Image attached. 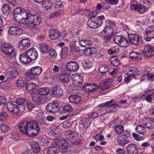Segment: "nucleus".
Here are the masks:
<instances>
[{"label": "nucleus", "instance_id": "obj_4", "mask_svg": "<svg viewBox=\"0 0 154 154\" xmlns=\"http://www.w3.org/2000/svg\"><path fill=\"white\" fill-rule=\"evenodd\" d=\"M128 40L132 45L138 46L142 43V39L141 36L136 34H129L128 35Z\"/></svg>", "mask_w": 154, "mask_h": 154}, {"label": "nucleus", "instance_id": "obj_56", "mask_svg": "<svg viewBox=\"0 0 154 154\" xmlns=\"http://www.w3.org/2000/svg\"><path fill=\"white\" fill-rule=\"evenodd\" d=\"M133 72L132 74L131 75V76L135 77L139 73V70L137 68L135 67H133Z\"/></svg>", "mask_w": 154, "mask_h": 154}, {"label": "nucleus", "instance_id": "obj_28", "mask_svg": "<svg viewBox=\"0 0 154 154\" xmlns=\"http://www.w3.org/2000/svg\"><path fill=\"white\" fill-rule=\"evenodd\" d=\"M50 48V46L49 45L45 43H42L39 44L40 49L41 52L44 53H48Z\"/></svg>", "mask_w": 154, "mask_h": 154}, {"label": "nucleus", "instance_id": "obj_15", "mask_svg": "<svg viewBox=\"0 0 154 154\" xmlns=\"http://www.w3.org/2000/svg\"><path fill=\"white\" fill-rule=\"evenodd\" d=\"M72 79L73 84L76 86H80L82 83V78L79 74H74Z\"/></svg>", "mask_w": 154, "mask_h": 154}, {"label": "nucleus", "instance_id": "obj_47", "mask_svg": "<svg viewBox=\"0 0 154 154\" xmlns=\"http://www.w3.org/2000/svg\"><path fill=\"white\" fill-rule=\"evenodd\" d=\"M49 142L48 140L45 138H42L40 139L39 144L42 146H45L48 145Z\"/></svg>", "mask_w": 154, "mask_h": 154}, {"label": "nucleus", "instance_id": "obj_9", "mask_svg": "<svg viewBox=\"0 0 154 154\" xmlns=\"http://www.w3.org/2000/svg\"><path fill=\"white\" fill-rule=\"evenodd\" d=\"M66 69L71 72L76 71L79 68V65L76 62L71 61L69 62L66 65Z\"/></svg>", "mask_w": 154, "mask_h": 154}, {"label": "nucleus", "instance_id": "obj_39", "mask_svg": "<svg viewBox=\"0 0 154 154\" xmlns=\"http://www.w3.org/2000/svg\"><path fill=\"white\" fill-rule=\"evenodd\" d=\"M31 147L32 150L34 153H38L40 152L39 146L37 143H35L32 144Z\"/></svg>", "mask_w": 154, "mask_h": 154}, {"label": "nucleus", "instance_id": "obj_48", "mask_svg": "<svg viewBox=\"0 0 154 154\" xmlns=\"http://www.w3.org/2000/svg\"><path fill=\"white\" fill-rule=\"evenodd\" d=\"M57 151L56 147L53 146L51 147L48 150L47 154H57Z\"/></svg>", "mask_w": 154, "mask_h": 154}, {"label": "nucleus", "instance_id": "obj_18", "mask_svg": "<svg viewBox=\"0 0 154 154\" xmlns=\"http://www.w3.org/2000/svg\"><path fill=\"white\" fill-rule=\"evenodd\" d=\"M126 150L128 154H137L136 145L134 143L129 144L127 146Z\"/></svg>", "mask_w": 154, "mask_h": 154}, {"label": "nucleus", "instance_id": "obj_32", "mask_svg": "<svg viewBox=\"0 0 154 154\" xmlns=\"http://www.w3.org/2000/svg\"><path fill=\"white\" fill-rule=\"evenodd\" d=\"M53 5V3L52 2L46 1L45 2L44 4H43L42 8L44 10L48 11L52 9Z\"/></svg>", "mask_w": 154, "mask_h": 154}, {"label": "nucleus", "instance_id": "obj_13", "mask_svg": "<svg viewBox=\"0 0 154 154\" xmlns=\"http://www.w3.org/2000/svg\"><path fill=\"white\" fill-rule=\"evenodd\" d=\"M22 13L20 14L14 15L15 20L20 24H23L24 20L26 17V11L25 9H23Z\"/></svg>", "mask_w": 154, "mask_h": 154}, {"label": "nucleus", "instance_id": "obj_60", "mask_svg": "<svg viewBox=\"0 0 154 154\" xmlns=\"http://www.w3.org/2000/svg\"><path fill=\"white\" fill-rule=\"evenodd\" d=\"M147 28L146 29L145 31V33L146 35V37L144 38V39L146 41H149L151 40V38H154V37H152L151 35H150V33L149 32L147 33Z\"/></svg>", "mask_w": 154, "mask_h": 154}, {"label": "nucleus", "instance_id": "obj_25", "mask_svg": "<svg viewBox=\"0 0 154 154\" xmlns=\"http://www.w3.org/2000/svg\"><path fill=\"white\" fill-rule=\"evenodd\" d=\"M6 107L8 110L11 112H16V109H17V108H16V105L15 103H14V102L12 101L8 103Z\"/></svg>", "mask_w": 154, "mask_h": 154}, {"label": "nucleus", "instance_id": "obj_1", "mask_svg": "<svg viewBox=\"0 0 154 154\" xmlns=\"http://www.w3.org/2000/svg\"><path fill=\"white\" fill-rule=\"evenodd\" d=\"M19 128L22 133L28 135L29 137L35 136L38 134L40 130L39 125L36 121L21 122Z\"/></svg>", "mask_w": 154, "mask_h": 154}, {"label": "nucleus", "instance_id": "obj_40", "mask_svg": "<svg viewBox=\"0 0 154 154\" xmlns=\"http://www.w3.org/2000/svg\"><path fill=\"white\" fill-rule=\"evenodd\" d=\"M114 130L117 134H121L123 131L124 127L122 125H117L115 127Z\"/></svg>", "mask_w": 154, "mask_h": 154}, {"label": "nucleus", "instance_id": "obj_53", "mask_svg": "<svg viewBox=\"0 0 154 154\" xmlns=\"http://www.w3.org/2000/svg\"><path fill=\"white\" fill-rule=\"evenodd\" d=\"M48 53L51 57L55 58L57 56L56 52L55 50L51 48L49 50Z\"/></svg>", "mask_w": 154, "mask_h": 154}, {"label": "nucleus", "instance_id": "obj_44", "mask_svg": "<svg viewBox=\"0 0 154 154\" xmlns=\"http://www.w3.org/2000/svg\"><path fill=\"white\" fill-rule=\"evenodd\" d=\"M31 96H32V100L35 102L39 103L42 100V97L41 96H38L37 94L35 95V96H33V94H32Z\"/></svg>", "mask_w": 154, "mask_h": 154}, {"label": "nucleus", "instance_id": "obj_63", "mask_svg": "<svg viewBox=\"0 0 154 154\" xmlns=\"http://www.w3.org/2000/svg\"><path fill=\"white\" fill-rule=\"evenodd\" d=\"M104 138V137L103 135H101L100 134H97L94 137V139L97 141L102 140Z\"/></svg>", "mask_w": 154, "mask_h": 154}, {"label": "nucleus", "instance_id": "obj_17", "mask_svg": "<svg viewBox=\"0 0 154 154\" xmlns=\"http://www.w3.org/2000/svg\"><path fill=\"white\" fill-rule=\"evenodd\" d=\"M116 139L118 143L122 146L128 143L129 141L128 138L125 135H119Z\"/></svg>", "mask_w": 154, "mask_h": 154}, {"label": "nucleus", "instance_id": "obj_22", "mask_svg": "<svg viewBox=\"0 0 154 154\" xmlns=\"http://www.w3.org/2000/svg\"><path fill=\"white\" fill-rule=\"evenodd\" d=\"M152 46L150 45H148L145 47L142 53L144 56L150 57L152 56Z\"/></svg>", "mask_w": 154, "mask_h": 154}, {"label": "nucleus", "instance_id": "obj_61", "mask_svg": "<svg viewBox=\"0 0 154 154\" xmlns=\"http://www.w3.org/2000/svg\"><path fill=\"white\" fill-rule=\"evenodd\" d=\"M0 128L2 131L6 132L8 130L9 128L6 125H0Z\"/></svg>", "mask_w": 154, "mask_h": 154}, {"label": "nucleus", "instance_id": "obj_38", "mask_svg": "<svg viewBox=\"0 0 154 154\" xmlns=\"http://www.w3.org/2000/svg\"><path fill=\"white\" fill-rule=\"evenodd\" d=\"M135 129L140 134H143L146 132L145 127L141 125H139L137 126Z\"/></svg>", "mask_w": 154, "mask_h": 154}, {"label": "nucleus", "instance_id": "obj_51", "mask_svg": "<svg viewBox=\"0 0 154 154\" xmlns=\"http://www.w3.org/2000/svg\"><path fill=\"white\" fill-rule=\"evenodd\" d=\"M147 32L150 33L152 37H154V26L149 27L147 28Z\"/></svg>", "mask_w": 154, "mask_h": 154}, {"label": "nucleus", "instance_id": "obj_58", "mask_svg": "<svg viewBox=\"0 0 154 154\" xmlns=\"http://www.w3.org/2000/svg\"><path fill=\"white\" fill-rule=\"evenodd\" d=\"M132 136L135 140L137 141L141 140L143 139V137H140V136L134 133H132Z\"/></svg>", "mask_w": 154, "mask_h": 154}, {"label": "nucleus", "instance_id": "obj_33", "mask_svg": "<svg viewBox=\"0 0 154 154\" xmlns=\"http://www.w3.org/2000/svg\"><path fill=\"white\" fill-rule=\"evenodd\" d=\"M20 45L23 48H28L30 46V41L28 38L24 39L21 42Z\"/></svg>", "mask_w": 154, "mask_h": 154}, {"label": "nucleus", "instance_id": "obj_26", "mask_svg": "<svg viewBox=\"0 0 154 154\" xmlns=\"http://www.w3.org/2000/svg\"><path fill=\"white\" fill-rule=\"evenodd\" d=\"M70 103L75 104L79 103L81 100V97L78 95H72L68 98Z\"/></svg>", "mask_w": 154, "mask_h": 154}, {"label": "nucleus", "instance_id": "obj_3", "mask_svg": "<svg viewBox=\"0 0 154 154\" xmlns=\"http://www.w3.org/2000/svg\"><path fill=\"white\" fill-rule=\"evenodd\" d=\"M113 41L115 43L122 47L128 48L129 45L127 39L122 35H115L112 38Z\"/></svg>", "mask_w": 154, "mask_h": 154}, {"label": "nucleus", "instance_id": "obj_59", "mask_svg": "<svg viewBox=\"0 0 154 154\" xmlns=\"http://www.w3.org/2000/svg\"><path fill=\"white\" fill-rule=\"evenodd\" d=\"M113 101V100H111L107 101L106 102L104 103H103L102 104H100L98 106V107H105L106 106H108L109 105V104L111 103H112Z\"/></svg>", "mask_w": 154, "mask_h": 154}, {"label": "nucleus", "instance_id": "obj_31", "mask_svg": "<svg viewBox=\"0 0 154 154\" xmlns=\"http://www.w3.org/2000/svg\"><path fill=\"white\" fill-rule=\"evenodd\" d=\"M65 135L66 136L69 135L70 138L73 140L76 139L78 137V133L75 132H73L71 131H68L65 133Z\"/></svg>", "mask_w": 154, "mask_h": 154}, {"label": "nucleus", "instance_id": "obj_27", "mask_svg": "<svg viewBox=\"0 0 154 154\" xmlns=\"http://www.w3.org/2000/svg\"><path fill=\"white\" fill-rule=\"evenodd\" d=\"M7 72L10 77L12 78H15L19 75V73L17 69L14 67L8 68Z\"/></svg>", "mask_w": 154, "mask_h": 154}, {"label": "nucleus", "instance_id": "obj_7", "mask_svg": "<svg viewBox=\"0 0 154 154\" xmlns=\"http://www.w3.org/2000/svg\"><path fill=\"white\" fill-rule=\"evenodd\" d=\"M113 31L112 28L110 26H108L105 27L103 31H104L105 33L104 42L105 44L110 41L112 37Z\"/></svg>", "mask_w": 154, "mask_h": 154}, {"label": "nucleus", "instance_id": "obj_29", "mask_svg": "<svg viewBox=\"0 0 154 154\" xmlns=\"http://www.w3.org/2000/svg\"><path fill=\"white\" fill-rule=\"evenodd\" d=\"M80 124L83 125L85 128H87L90 125V122L89 118H82L80 121Z\"/></svg>", "mask_w": 154, "mask_h": 154}, {"label": "nucleus", "instance_id": "obj_42", "mask_svg": "<svg viewBox=\"0 0 154 154\" xmlns=\"http://www.w3.org/2000/svg\"><path fill=\"white\" fill-rule=\"evenodd\" d=\"M17 84L19 86H23L25 85H26V80L24 78H21L17 80Z\"/></svg>", "mask_w": 154, "mask_h": 154}, {"label": "nucleus", "instance_id": "obj_49", "mask_svg": "<svg viewBox=\"0 0 154 154\" xmlns=\"http://www.w3.org/2000/svg\"><path fill=\"white\" fill-rule=\"evenodd\" d=\"M98 70L100 72L104 73L108 71V68L106 65H102L100 66Z\"/></svg>", "mask_w": 154, "mask_h": 154}, {"label": "nucleus", "instance_id": "obj_37", "mask_svg": "<svg viewBox=\"0 0 154 154\" xmlns=\"http://www.w3.org/2000/svg\"><path fill=\"white\" fill-rule=\"evenodd\" d=\"M73 109V107L69 104L64 105L63 107L62 110L64 113L70 112L72 111Z\"/></svg>", "mask_w": 154, "mask_h": 154}, {"label": "nucleus", "instance_id": "obj_41", "mask_svg": "<svg viewBox=\"0 0 154 154\" xmlns=\"http://www.w3.org/2000/svg\"><path fill=\"white\" fill-rule=\"evenodd\" d=\"M111 79H108L105 82L102 87L103 89L105 90L109 88L111 85Z\"/></svg>", "mask_w": 154, "mask_h": 154}, {"label": "nucleus", "instance_id": "obj_6", "mask_svg": "<svg viewBox=\"0 0 154 154\" xmlns=\"http://www.w3.org/2000/svg\"><path fill=\"white\" fill-rule=\"evenodd\" d=\"M30 72H26L25 75L28 78L31 79H35V76L39 75L42 72V69L40 66H35L32 68Z\"/></svg>", "mask_w": 154, "mask_h": 154}, {"label": "nucleus", "instance_id": "obj_10", "mask_svg": "<svg viewBox=\"0 0 154 154\" xmlns=\"http://www.w3.org/2000/svg\"><path fill=\"white\" fill-rule=\"evenodd\" d=\"M52 96L54 97H60L62 96L63 90L61 86L57 85L53 87L52 89Z\"/></svg>", "mask_w": 154, "mask_h": 154}, {"label": "nucleus", "instance_id": "obj_36", "mask_svg": "<svg viewBox=\"0 0 154 154\" xmlns=\"http://www.w3.org/2000/svg\"><path fill=\"white\" fill-rule=\"evenodd\" d=\"M60 152L63 153L66 152L68 149V145L67 143L66 142L63 145L60 146L58 147Z\"/></svg>", "mask_w": 154, "mask_h": 154}, {"label": "nucleus", "instance_id": "obj_24", "mask_svg": "<svg viewBox=\"0 0 154 154\" xmlns=\"http://www.w3.org/2000/svg\"><path fill=\"white\" fill-rule=\"evenodd\" d=\"M19 58L21 62L23 63L27 64L31 62L26 51L24 54H21Z\"/></svg>", "mask_w": 154, "mask_h": 154}, {"label": "nucleus", "instance_id": "obj_50", "mask_svg": "<svg viewBox=\"0 0 154 154\" xmlns=\"http://www.w3.org/2000/svg\"><path fill=\"white\" fill-rule=\"evenodd\" d=\"M36 18H34L33 20V22H32V24H33L34 25H38L40 24L41 21V17L38 16V15H36Z\"/></svg>", "mask_w": 154, "mask_h": 154}, {"label": "nucleus", "instance_id": "obj_2", "mask_svg": "<svg viewBox=\"0 0 154 154\" xmlns=\"http://www.w3.org/2000/svg\"><path fill=\"white\" fill-rule=\"evenodd\" d=\"M91 16L89 18L87 24L89 27L92 29H95L99 27L102 24L104 17L103 15L98 16L95 18V15L91 14Z\"/></svg>", "mask_w": 154, "mask_h": 154}, {"label": "nucleus", "instance_id": "obj_11", "mask_svg": "<svg viewBox=\"0 0 154 154\" xmlns=\"http://www.w3.org/2000/svg\"><path fill=\"white\" fill-rule=\"evenodd\" d=\"M142 123L148 128L150 129L154 128V119L152 118L145 117L143 119Z\"/></svg>", "mask_w": 154, "mask_h": 154}, {"label": "nucleus", "instance_id": "obj_12", "mask_svg": "<svg viewBox=\"0 0 154 154\" xmlns=\"http://www.w3.org/2000/svg\"><path fill=\"white\" fill-rule=\"evenodd\" d=\"M99 87L94 84H86L82 87V89L85 92H91L95 91Z\"/></svg>", "mask_w": 154, "mask_h": 154}, {"label": "nucleus", "instance_id": "obj_64", "mask_svg": "<svg viewBox=\"0 0 154 154\" xmlns=\"http://www.w3.org/2000/svg\"><path fill=\"white\" fill-rule=\"evenodd\" d=\"M148 77V80L151 81H154V75L150 73H148L146 75Z\"/></svg>", "mask_w": 154, "mask_h": 154}, {"label": "nucleus", "instance_id": "obj_45", "mask_svg": "<svg viewBox=\"0 0 154 154\" xmlns=\"http://www.w3.org/2000/svg\"><path fill=\"white\" fill-rule=\"evenodd\" d=\"M130 8L132 11L135 10L136 11H139L142 9L141 6L138 4L131 5L130 6Z\"/></svg>", "mask_w": 154, "mask_h": 154}, {"label": "nucleus", "instance_id": "obj_46", "mask_svg": "<svg viewBox=\"0 0 154 154\" xmlns=\"http://www.w3.org/2000/svg\"><path fill=\"white\" fill-rule=\"evenodd\" d=\"M82 63L84 68L87 69L90 68L93 65L92 62L85 60L83 61Z\"/></svg>", "mask_w": 154, "mask_h": 154}, {"label": "nucleus", "instance_id": "obj_52", "mask_svg": "<svg viewBox=\"0 0 154 154\" xmlns=\"http://www.w3.org/2000/svg\"><path fill=\"white\" fill-rule=\"evenodd\" d=\"M23 9H24L19 7L17 8L14 11V15L20 14L22 13Z\"/></svg>", "mask_w": 154, "mask_h": 154}, {"label": "nucleus", "instance_id": "obj_14", "mask_svg": "<svg viewBox=\"0 0 154 154\" xmlns=\"http://www.w3.org/2000/svg\"><path fill=\"white\" fill-rule=\"evenodd\" d=\"M27 55L29 56L31 62L32 61L36 60L38 57V54L37 52L34 48L29 49L27 51Z\"/></svg>", "mask_w": 154, "mask_h": 154}, {"label": "nucleus", "instance_id": "obj_30", "mask_svg": "<svg viewBox=\"0 0 154 154\" xmlns=\"http://www.w3.org/2000/svg\"><path fill=\"white\" fill-rule=\"evenodd\" d=\"M50 90L48 88L46 87L40 88L38 91V93L41 95H48L49 93Z\"/></svg>", "mask_w": 154, "mask_h": 154}, {"label": "nucleus", "instance_id": "obj_8", "mask_svg": "<svg viewBox=\"0 0 154 154\" xmlns=\"http://www.w3.org/2000/svg\"><path fill=\"white\" fill-rule=\"evenodd\" d=\"M60 107L58 103L53 102L48 104L46 106L47 111L49 112L55 113L59 110Z\"/></svg>", "mask_w": 154, "mask_h": 154}, {"label": "nucleus", "instance_id": "obj_57", "mask_svg": "<svg viewBox=\"0 0 154 154\" xmlns=\"http://www.w3.org/2000/svg\"><path fill=\"white\" fill-rule=\"evenodd\" d=\"M16 108H17V109H16V112L17 111H18L19 112H23L25 110V107L23 105H16Z\"/></svg>", "mask_w": 154, "mask_h": 154}, {"label": "nucleus", "instance_id": "obj_20", "mask_svg": "<svg viewBox=\"0 0 154 154\" xmlns=\"http://www.w3.org/2000/svg\"><path fill=\"white\" fill-rule=\"evenodd\" d=\"M49 37L52 39H59L61 36L60 33L58 30L55 29L50 30L49 32Z\"/></svg>", "mask_w": 154, "mask_h": 154}, {"label": "nucleus", "instance_id": "obj_35", "mask_svg": "<svg viewBox=\"0 0 154 154\" xmlns=\"http://www.w3.org/2000/svg\"><path fill=\"white\" fill-rule=\"evenodd\" d=\"M54 142L55 145L57 146H61L66 142L65 139L63 138L56 139L54 140Z\"/></svg>", "mask_w": 154, "mask_h": 154}, {"label": "nucleus", "instance_id": "obj_23", "mask_svg": "<svg viewBox=\"0 0 154 154\" xmlns=\"http://www.w3.org/2000/svg\"><path fill=\"white\" fill-rule=\"evenodd\" d=\"M36 85L33 82H30L26 84L25 86L26 90L27 92L30 93L32 91L36 90Z\"/></svg>", "mask_w": 154, "mask_h": 154}, {"label": "nucleus", "instance_id": "obj_55", "mask_svg": "<svg viewBox=\"0 0 154 154\" xmlns=\"http://www.w3.org/2000/svg\"><path fill=\"white\" fill-rule=\"evenodd\" d=\"M8 117V115L6 113L3 112L0 113V121L5 120Z\"/></svg>", "mask_w": 154, "mask_h": 154}, {"label": "nucleus", "instance_id": "obj_5", "mask_svg": "<svg viewBox=\"0 0 154 154\" xmlns=\"http://www.w3.org/2000/svg\"><path fill=\"white\" fill-rule=\"evenodd\" d=\"M1 49L8 56L12 57L15 55L14 48L10 44L6 43L2 45Z\"/></svg>", "mask_w": 154, "mask_h": 154}, {"label": "nucleus", "instance_id": "obj_19", "mask_svg": "<svg viewBox=\"0 0 154 154\" xmlns=\"http://www.w3.org/2000/svg\"><path fill=\"white\" fill-rule=\"evenodd\" d=\"M9 34L11 35H20L23 32V30L17 27L13 26L10 27L8 30Z\"/></svg>", "mask_w": 154, "mask_h": 154}, {"label": "nucleus", "instance_id": "obj_16", "mask_svg": "<svg viewBox=\"0 0 154 154\" xmlns=\"http://www.w3.org/2000/svg\"><path fill=\"white\" fill-rule=\"evenodd\" d=\"M26 17L23 22V25L30 23L32 24L34 18H36V15H32L29 11H26Z\"/></svg>", "mask_w": 154, "mask_h": 154}, {"label": "nucleus", "instance_id": "obj_62", "mask_svg": "<svg viewBox=\"0 0 154 154\" xmlns=\"http://www.w3.org/2000/svg\"><path fill=\"white\" fill-rule=\"evenodd\" d=\"M72 124L70 122L68 121H65L63 124V127L64 128H67L70 127Z\"/></svg>", "mask_w": 154, "mask_h": 154}, {"label": "nucleus", "instance_id": "obj_43", "mask_svg": "<svg viewBox=\"0 0 154 154\" xmlns=\"http://www.w3.org/2000/svg\"><path fill=\"white\" fill-rule=\"evenodd\" d=\"M11 10L10 6L8 4H5L2 8V11L3 13H8Z\"/></svg>", "mask_w": 154, "mask_h": 154}, {"label": "nucleus", "instance_id": "obj_21", "mask_svg": "<svg viewBox=\"0 0 154 154\" xmlns=\"http://www.w3.org/2000/svg\"><path fill=\"white\" fill-rule=\"evenodd\" d=\"M70 75L66 73H63L59 77L60 81L63 83L69 82L70 80Z\"/></svg>", "mask_w": 154, "mask_h": 154}, {"label": "nucleus", "instance_id": "obj_54", "mask_svg": "<svg viewBox=\"0 0 154 154\" xmlns=\"http://www.w3.org/2000/svg\"><path fill=\"white\" fill-rule=\"evenodd\" d=\"M25 100L23 98H19L17 99L16 102H14L15 103L16 105H23L24 103Z\"/></svg>", "mask_w": 154, "mask_h": 154}, {"label": "nucleus", "instance_id": "obj_34", "mask_svg": "<svg viewBox=\"0 0 154 154\" xmlns=\"http://www.w3.org/2000/svg\"><path fill=\"white\" fill-rule=\"evenodd\" d=\"M140 54L137 52L132 51L129 54V57L130 58L133 59L134 60H136L140 57Z\"/></svg>", "mask_w": 154, "mask_h": 154}]
</instances>
